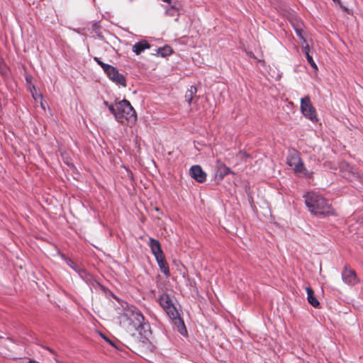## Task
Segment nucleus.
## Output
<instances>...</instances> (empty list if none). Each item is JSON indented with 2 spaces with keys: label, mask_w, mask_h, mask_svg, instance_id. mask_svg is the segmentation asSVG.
I'll return each instance as SVG.
<instances>
[{
  "label": "nucleus",
  "mask_w": 363,
  "mask_h": 363,
  "mask_svg": "<svg viewBox=\"0 0 363 363\" xmlns=\"http://www.w3.org/2000/svg\"><path fill=\"white\" fill-rule=\"evenodd\" d=\"M305 203L308 211L316 216L334 215L331 204L321 195L315 192H308L305 196Z\"/></svg>",
  "instance_id": "f257e3e1"
},
{
  "label": "nucleus",
  "mask_w": 363,
  "mask_h": 363,
  "mask_svg": "<svg viewBox=\"0 0 363 363\" xmlns=\"http://www.w3.org/2000/svg\"><path fill=\"white\" fill-rule=\"evenodd\" d=\"M116 121L122 124H133L137 121L136 112L130 103L123 99L117 102Z\"/></svg>",
  "instance_id": "f03ea898"
},
{
  "label": "nucleus",
  "mask_w": 363,
  "mask_h": 363,
  "mask_svg": "<svg viewBox=\"0 0 363 363\" xmlns=\"http://www.w3.org/2000/svg\"><path fill=\"white\" fill-rule=\"evenodd\" d=\"M286 163L293 169L295 174L298 177H303L306 178L312 177L313 172L308 171L305 167L304 163L298 151L294 150L289 152L287 156Z\"/></svg>",
  "instance_id": "7ed1b4c3"
},
{
  "label": "nucleus",
  "mask_w": 363,
  "mask_h": 363,
  "mask_svg": "<svg viewBox=\"0 0 363 363\" xmlns=\"http://www.w3.org/2000/svg\"><path fill=\"white\" fill-rule=\"evenodd\" d=\"M94 60L99 65L101 66L109 79L118 85L126 87L127 84L125 77L123 74L119 73L118 70L116 67L103 62L97 57H94Z\"/></svg>",
  "instance_id": "20e7f679"
},
{
  "label": "nucleus",
  "mask_w": 363,
  "mask_h": 363,
  "mask_svg": "<svg viewBox=\"0 0 363 363\" xmlns=\"http://www.w3.org/2000/svg\"><path fill=\"white\" fill-rule=\"evenodd\" d=\"M124 315L128 320L129 325L133 328L137 330L140 328H143L145 318L138 309L134 307L128 308L125 311Z\"/></svg>",
  "instance_id": "39448f33"
},
{
  "label": "nucleus",
  "mask_w": 363,
  "mask_h": 363,
  "mask_svg": "<svg viewBox=\"0 0 363 363\" xmlns=\"http://www.w3.org/2000/svg\"><path fill=\"white\" fill-rule=\"evenodd\" d=\"M301 110L305 117L311 121H317V114L309 96H306L301 99Z\"/></svg>",
  "instance_id": "423d86ee"
},
{
  "label": "nucleus",
  "mask_w": 363,
  "mask_h": 363,
  "mask_svg": "<svg viewBox=\"0 0 363 363\" xmlns=\"http://www.w3.org/2000/svg\"><path fill=\"white\" fill-rule=\"evenodd\" d=\"M164 311L169 317L172 320L174 323L177 326L182 334H183L182 331L183 330L186 332L184 321L180 318L179 312L174 304H172L170 306L167 307L166 309H164Z\"/></svg>",
  "instance_id": "0eeeda50"
},
{
  "label": "nucleus",
  "mask_w": 363,
  "mask_h": 363,
  "mask_svg": "<svg viewBox=\"0 0 363 363\" xmlns=\"http://www.w3.org/2000/svg\"><path fill=\"white\" fill-rule=\"evenodd\" d=\"M342 279L348 285H354L359 281L356 272L347 265L343 269Z\"/></svg>",
  "instance_id": "6e6552de"
},
{
  "label": "nucleus",
  "mask_w": 363,
  "mask_h": 363,
  "mask_svg": "<svg viewBox=\"0 0 363 363\" xmlns=\"http://www.w3.org/2000/svg\"><path fill=\"white\" fill-rule=\"evenodd\" d=\"M189 174L192 178L199 183H203L206 180V174L199 165L192 166L189 169Z\"/></svg>",
  "instance_id": "1a4fd4ad"
},
{
  "label": "nucleus",
  "mask_w": 363,
  "mask_h": 363,
  "mask_svg": "<svg viewBox=\"0 0 363 363\" xmlns=\"http://www.w3.org/2000/svg\"><path fill=\"white\" fill-rule=\"evenodd\" d=\"M149 246L150 247L151 252L155 258L164 255L162 250L161 245L158 240L150 238L149 240Z\"/></svg>",
  "instance_id": "9d476101"
},
{
  "label": "nucleus",
  "mask_w": 363,
  "mask_h": 363,
  "mask_svg": "<svg viewBox=\"0 0 363 363\" xmlns=\"http://www.w3.org/2000/svg\"><path fill=\"white\" fill-rule=\"evenodd\" d=\"M160 270L167 276H170L168 263L166 261L165 256L162 255L155 258Z\"/></svg>",
  "instance_id": "9b49d317"
},
{
  "label": "nucleus",
  "mask_w": 363,
  "mask_h": 363,
  "mask_svg": "<svg viewBox=\"0 0 363 363\" xmlns=\"http://www.w3.org/2000/svg\"><path fill=\"white\" fill-rule=\"evenodd\" d=\"M230 173L233 172L230 171L228 167H227L223 163L218 162L216 177H218L219 179L222 180L225 176L228 175Z\"/></svg>",
  "instance_id": "f8f14e48"
},
{
  "label": "nucleus",
  "mask_w": 363,
  "mask_h": 363,
  "mask_svg": "<svg viewBox=\"0 0 363 363\" xmlns=\"http://www.w3.org/2000/svg\"><path fill=\"white\" fill-rule=\"evenodd\" d=\"M150 48V43L146 40H141L136 43L133 46V51L136 55H140L142 52H143L146 49H149Z\"/></svg>",
  "instance_id": "ddd939ff"
},
{
  "label": "nucleus",
  "mask_w": 363,
  "mask_h": 363,
  "mask_svg": "<svg viewBox=\"0 0 363 363\" xmlns=\"http://www.w3.org/2000/svg\"><path fill=\"white\" fill-rule=\"evenodd\" d=\"M306 290L307 292V300L308 303L314 308H319L320 302L314 296L313 290L311 287H306Z\"/></svg>",
  "instance_id": "4468645a"
},
{
  "label": "nucleus",
  "mask_w": 363,
  "mask_h": 363,
  "mask_svg": "<svg viewBox=\"0 0 363 363\" xmlns=\"http://www.w3.org/2000/svg\"><path fill=\"white\" fill-rule=\"evenodd\" d=\"M65 260L67 264L77 273L81 274V272H84L83 267L72 259L66 257Z\"/></svg>",
  "instance_id": "2eb2a0df"
},
{
  "label": "nucleus",
  "mask_w": 363,
  "mask_h": 363,
  "mask_svg": "<svg viewBox=\"0 0 363 363\" xmlns=\"http://www.w3.org/2000/svg\"><path fill=\"white\" fill-rule=\"evenodd\" d=\"M197 92V89L194 86H191L190 88L186 91L185 99L189 105H191V101Z\"/></svg>",
  "instance_id": "dca6fc26"
},
{
  "label": "nucleus",
  "mask_w": 363,
  "mask_h": 363,
  "mask_svg": "<svg viewBox=\"0 0 363 363\" xmlns=\"http://www.w3.org/2000/svg\"><path fill=\"white\" fill-rule=\"evenodd\" d=\"M159 301L160 306L163 308L164 310L173 304L170 297L167 294H162L160 296Z\"/></svg>",
  "instance_id": "f3484780"
},
{
  "label": "nucleus",
  "mask_w": 363,
  "mask_h": 363,
  "mask_svg": "<svg viewBox=\"0 0 363 363\" xmlns=\"http://www.w3.org/2000/svg\"><path fill=\"white\" fill-rule=\"evenodd\" d=\"M173 50L169 45H165L157 49V54L161 57H167L172 53Z\"/></svg>",
  "instance_id": "a211bd4d"
},
{
  "label": "nucleus",
  "mask_w": 363,
  "mask_h": 363,
  "mask_svg": "<svg viewBox=\"0 0 363 363\" xmlns=\"http://www.w3.org/2000/svg\"><path fill=\"white\" fill-rule=\"evenodd\" d=\"M104 104L108 107V110L114 115L115 118L116 119V114H117V102L115 104H109L108 102L105 101Z\"/></svg>",
  "instance_id": "6ab92c4d"
},
{
  "label": "nucleus",
  "mask_w": 363,
  "mask_h": 363,
  "mask_svg": "<svg viewBox=\"0 0 363 363\" xmlns=\"http://www.w3.org/2000/svg\"><path fill=\"white\" fill-rule=\"evenodd\" d=\"M306 57L307 59L308 62L311 65V66L313 68L318 69V67H317L316 64L315 63L312 56L310 55V53H306Z\"/></svg>",
  "instance_id": "aec40b11"
},
{
  "label": "nucleus",
  "mask_w": 363,
  "mask_h": 363,
  "mask_svg": "<svg viewBox=\"0 0 363 363\" xmlns=\"http://www.w3.org/2000/svg\"><path fill=\"white\" fill-rule=\"evenodd\" d=\"M306 45H302V48H303V52H304L305 55H306V53H310V48H309V45L308 44H307L306 43H305Z\"/></svg>",
  "instance_id": "412c9836"
},
{
  "label": "nucleus",
  "mask_w": 363,
  "mask_h": 363,
  "mask_svg": "<svg viewBox=\"0 0 363 363\" xmlns=\"http://www.w3.org/2000/svg\"><path fill=\"white\" fill-rule=\"evenodd\" d=\"M5 68H6V67H5L4 60L1 58V57L0 56V73H4Z\"/></svg>",
  "instance_id": "4be33fe9"
},
{
  "label": "nucleus",
  "mask_w": 363,
  "mask_h": 363,
  "mask_svg": "<svg viewBox=\"0 0 363 363\" xmlns=\"http://www.w3.org/2000/svg\"><path fill=\"white\" fill-rule=\"evenodd\" d=\"M333 1L335 4H338L343 11H347V8L342 4L341 0H333Z\"/></svg>",
  "instance_id": "5701e85b"
},
{
  "label": "nucleus",
  "mask_w": 363,
  "mask_h": 363,
  "mask_svg": "<svg viewBox=\"0 0 363 363\" xmlns=\"http://www.w3.org/2000/svg\"><path fill=\"white\" fill-rule=\"evenodd\" d=\"M301 32H302L301 30H299V29L296 30V33L303 40V43H306V40L303 37Z\"/></svg>",
  "instance_id": "b1692460"
},
{
  "label": "nucleus",
  "mask_w": 363,
  "mask_h": 363,
  "mask_svg": "<svg viewBox=\"0 0 363 363\" xmlns=\"http://www.w3.org/2000/svg\"><path fill=\"white\" fill-rule=\"evenodd\" d=\"M102 336H103L104 339L106 342H109L111 345H113L112 342H111L108 338H107L106 337H105V336H104V335H102Z\"/></svg>",
  "instance_id": "393cba45"
},
{
  "label": "nucleus",
  "mask_w": 363,
  "mask_h": 363,
  "mask_svg": "<svg viewBox=\"0 0 363 363\" xmlns=\"http://www.w3.org/2000/svg\"><path fill=\"white\" fill-rule=\"evenodd\" d=\"M352 175H353L354 177H359L357 172H355L352 171Z\"/></svg>",
  "instance_id": "a878e982"
},
{
  "label": "nucleus",
  "mask_w": 363,
  "mask_h": 363,
  "mask_svg": "<svg viewBox=\"0 0 363 363\" xmlns=\"http://www.w3.org/2000/svg\"><path fill=\"white\" fill-rule=\"evenodd\" d=\"M3 333L0 331V338H4V336L3 335Z\"/></svg>",
  "instance_id": "bb28decb"
},
{
  "label": "nucleus",
  "mask_w": 363,
  "mask_h": 363,
  "mask_svg": "<svg viewBox=\"0 0 363 363\" xmlns=\"http://www.w3.org/2000/svg\"><path fill=\"white\" fill-rule=\"evenodd\" d=\"M163 1L167 2V3H170L171 1L170 0H163Z\"/></svg>",
  "instance_id": "cd10ccee"
}]
</instances>
